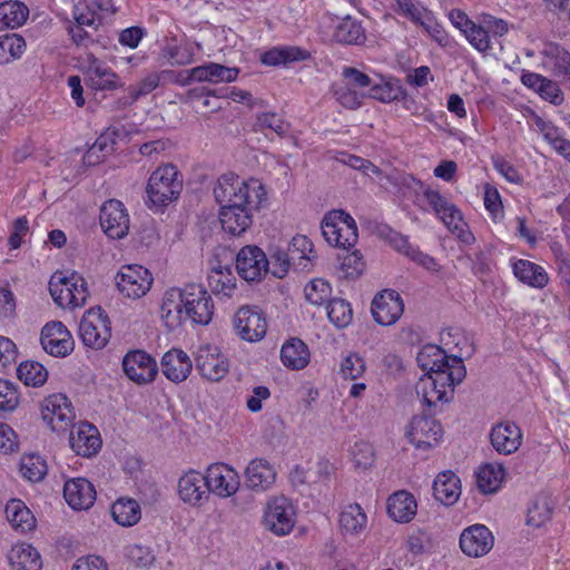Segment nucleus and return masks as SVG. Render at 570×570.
Returning <instances> with one entry per match:
<instances>
[{
    "mask_svg": "<svg viewBox=\"0 0 570 570\" xmlns=\"http://www.w3.org/2000/svg\"><path fill=\"white\" fill-rule=\"evenodd\" d=\"M214 196L220 204L219 220L223 229L239 236L252 226L253 213L266 199V191L257 179L242 180L238 176L227 174L217 180Z\"/></svg>",
    "mask_w": 570,
    "mask_h": 570,
    "instance_id": "nucleus-1",
    "label": "nucleus"
},
{
    "mask_svg": "<svg viewBox=\"0 0 570 570\" xmlns=\"http://www.w3.org/2000/svg\"><path fill=\"white\" fill-rule=\"evenodd\" d=\"M179 176L178 169L171 164L154 170L146 187L147 205L163 207L177 199L183 190V179Z\"/></svg>",
    "mask_w": 570,
    "mask_h": 570,
    "instance_id": "nucleus-2",
    "label": "nucleus"
},
{
    "mask_svg": "<svg viewBox=\"0 0 570 570\" xmlns=\"http://www.w3.org/2000/svg\"><path fill=\"white\" fill-rule=\"evenodd\" d=\"M466 375L464 364L454 360L453 370L450 374L428 375L416 384V393L429 406L438 402H448L453 395V386L460 384Z\"/></svg>",
    "mask_w": 570,
    "mask_h": 570,
    "instance_id": "nucleus-3",
    "label": "nucleus"
},
{
    "mask_svg": "<svg viewBox=\"0 0 570 570\" xmlns=\"http://www.w3.org/2000/svg\"><path fill=\"white\" fill-rule=\"evenodd\" d=\"M322 234L330 245L348 249L358 238L354 218L344 210H331L322 220Z\"/></svg>",
    "mask_w": 570,
    "mask_h": 570,
    "instance_id": "nucleus-4",
    "label": "nucleus"
},
{
    "mask_svg": "<svg viewBox=\"0 0 570 570\" xmlns=\"http://www.w3.org/2000/svg\"><path fill=\"white\" fill-rule=\"evenodd\" d=\"M86 8L87 11L83 12L77 6L73 11V45L77 46V50L82 47L85 49L98 48V43L92 36L97 31L100 21L98 10H105V8L96 0H88Z\"/></svg>",
    "mask_w": 570,
    "mask_h": 570,
    "instance_id": "nucleus-5",
    "label": "nucleus"
},
{
    "mask_svg": "<svg viewBox=\"0 0 570 570\" xmlns=\"http://www.w3.org/2000/svg\"><path fill=\"white\" fill-rule=\"evenodd\" d=\"M184 314L193 323L207 325L214 315L212 296L200 284L190 283L183 287Z\"/></svg>",
    "mask_w": 570,
    "mask_h": 570,
    "instance_id": "nucleus-6",
    "label": "nucleus"
},
{
    "mask_svg": "<svg viewBox=\"0 0 570 570\" xmlns=\"http://www.w3.org/2000/svg\"><path fill=\"white\" fill-rule=\"evenodd\" d=\"M79 335L85 345L102 348L111 336L109 318L100 307L90 308L81 318Z\"/></svg>",
    "mask_w": 570,
    "mask_h": 570,
    "instance_id": "nucleus-7",
    "label": "nucleus"
},
{
    "mask_svg": "<svg viewBox=\"0 0 570 570\" xmlns=\"http://www.w3.org/2000/svg\"><path fill=\"white\" fill-rule=\"evenodd\" d=\"M42 419L58 434H69L71 444V402L62 393H56L45 399L41 406Z\"/></svg>",
    "mask_w": 570,
    "mask_h": 570,
    "instance_id": "nucleus-8",
    "label": "nucleus"
},
{
    "mask_svg": "<svg viewBox=\"0 0 570 570\" xmlns=\"http://www.w3.org/2000/svg\"><path fill=\"white\" fill-rule=\"evenodd\" d=\"M116 284L121 294L129 298H140L153 284L150 272L141 265H126L116 276Z\"/></svg>",
    "mask_w": 570,
    "mask_h": 570,
    "instance_id": "nucleus-9",
    "label": "nucleus"
},
{
    "mask_svg": "<svg viewBox=\"0 0 570 570\" xmlns=\"http://www.w3.org/2000/svg\"><path fill=\"white\" fill-rule=\"evenodd\" d=\"M236 269L246 282H259L269 272V261L258 246L247 245L236 256Z\"/></svg>",
    "mask_w": 570,
    "mask_h": 570,
    "instance_id": "nucleus-10",
    "label": "nucleus"
},
{
    "mask_svg": "<svg viewBox=\"0 0 570 570\" xmlns=\"http://www.w3.org/2000/svg\"><path fill=\"white\" fill-rule=\"evenodd\" d=\"M234 327L242 340L258 342L266 335L267 322L258 307L245 305L236 312Z\"/></svg>",
    "mask_w": 570,
    "mask_h": 570,
    "instance_id": "nucleus-11",
    "label": "nucleus"
},
{
    "mask_svg": "<svg viewBox=\"0 0 570 570\" xmlns=\"http://www.w3.org/2000/svg\"><path fill=\"white\" fill-rule=\"evenodd\" d=\"M208 492L226 499L234 495L240 485L236 470L224 463L210 464L205 473Z\"/></svg>",
    "mask_w": 570,
    "mask_h": 570,
    "instance_id": "nucleus-12",
    "label": "nucleus"
},
{
    "mask_svg": "<svg viewBox=\"0 0 570 570\" xmlns=\"http://www.w3.org/2000/svg\"><path fill=\"white\" fill-rule=\"evenodd\" d=\"M295 512L285 497H277L267 502L264 512L265 527L277 535L287 534L294 527Z\"/></svg>",
    "mask_w": 570,
    "mask_h": 570,
    "instance_id": "nucleus-13",
    "label": "nucleus"
},
{
    "mask_svg": "<svg viewBox=\"0 0 570 570\" xmlns=\"http://www.w3.org/2000/svg\"><path fill=\"white\" fill-rule=\"evenodd\" d=\"M371 312L374 321L382 326L395 324L404 312L401 295L394 289H384L372 301Z\"/></svg>",
    "mask_w": 570,
    "mask_h": 570,
    "instance_id": "nucleus-14",
    "label": "nucleus"
},
{
    "mask_svg": "<svg viewBox=\"0 0 570 570\" xmlns=\"http://www.w3.org/2000/svg\"><path fill=\"white\" fill-rule=\"evenodd\" d=\"M100 225L112 239H121L129 232V216L120 200L109 199L100 208Z\"/></svg>",
    "mask_w": 570,
    "mask_h": 570,
    "instance_id": "nucleus-15",
    "label": "nucleus"
},
{
    "mask_svg": "<svg viewBox=\"0 0 570 570\" xmlns=\"http://www.w3.org/2000/svg\"><path fill=\"white\" fill-rule=\"evenodd\" d=\"M196 368L204 379L218 382L228 373L229 362L217 346L205 345L196 354Z\"/></svg>",
    "mask_w": 570,
    "mask_h": 570,
    "instance_id": "nucleus-16",
    "label": "nucleus"
},
{
    "mask_svg": "<svg viewBox=\"0 0 570 570\" xmlns=\"http://www.w3.org/2000/svg\"><path fill=\"white\" fill-rule=\"evenodd\" d=\"M442 433V426L435 419L419 415L412 419L406 434L416 449L428 450L439 443Z\"/></svg>",
    "mask_w": 570,
    "mask_h": 570,
    "instance_id": "nucleus-17",
    "label": "nucleus"
},
{
    "mask_svg": "<svg viewBox=\"0 0 570 570\" xmlns=\"http://www.w3.org/2000/svg\"><path fill=\"white\" fill-rule=\"evenodd\" d=\"M122 368L129 380L137 384L153 382L158 373L156 361L144 351H132L125 355Z\"/></svg>",
    "mask_w": 570,
    "mask_h": 570,
    "instance_id": "nucleus-18",
    "label": "nucleus"
},
{
    "mask_svg": "<svg viewBox=\"0 0 570 570\" xmlns=\"http://www.w3.org/2000/svg\"><path fill=\"white\" fill-rule=\"evenodd\" d=\"M494 544L492 532L483 524H473L463 530L460 537V548L471 558L488 554Z\"/></svg>",
    "mask_w": 570,
    "mask_h": 570,
    "instance_id": "nucleus-19",
    "label": "nucleus"
},
{
    "mask_svg": "<svg viewBox=\"0 0 570 570\" xmlns=\"http://www.w3.org/2000/svg\"><path fill=\"white\" fill-rule=\"evenodd\" d=\"M178 495L191 507H202L209 500V492L205 479L195 470H190L178 480Z\"/></svg>",
    "mask_w": 570,
    "mask_h": 570,
    "instance_id": "nucleus-20",
    "label": "nucleus"
},
{
    "mask_svg": "<svg viewBox=\"0 0 570 570\" xmlns=\"http://www.w3.org/2000/svg\"><path fill=\"white\" fill-rule=\"evenodd\" d=\"M490 442L498 453L504 455L512 454L522 443V433L515 423L500 422L492 428Z\"/></svg>",
    "mask_w": 570,
    "mask_h": 570,
    "instance_id": "nucleus-21",
    "label": "nucleus"
},
{
    "mask_svg": "<svg viewBox=\"0 0 570 570\" xmlns=\"http://www.w3.org/2000/svg\"><path fill=\"white\" fill-rule=\"evenodd\" d=\"M69 330L59 321L47 323L40 336L43 350L52 356H66L69 352Z\"/></svg>",
    "mask_w": 570,
    "mask_h": 570,
    "instance_id": "nucleus-22",
    "label": "nucleus"
},
{
    "mask_svg": "<svg viewBox=\"0 0 570 570\" xmlns=\"http://www.w3.org/2000/svg\"><path fill=\"white\" fill-rule=\"evenodd\" d=\"M454 360L463 364L462 357L449 356L443 350L433 345L425 346L417 354V362L423 370L428 371V375L450 374Z\"/></svg>",
    "mask_w": 570,
    "mask_h": 570,
    "instance_id": "nucleus-23",
    "label": "nucleus"
},
{
    "mask_svg": "<svg viewBox=\"0 0 570 570\" xmlns=\"http://www.w3.org/2000/svg\"><path fill=\"white\" fill-rule=\"evenodd\" d=\"M276 480L274 465L264 458L253 459L245 469V484L253 491H266Z\"/></svg>",
    "mask_w": 570,
    "mask_h": 570,
    "instance_id": "nucleus-24",
    "label": "nucleus"
},
{
    "mask_svg": "<svg viewBox=\"0 0 570 570\" xmlns=\"http://www.w3.org/2000/svg\"><path fill=\"white\" fill-rule=\"evenodd\" d=\"M191 370V360L183 350L173 348L166 352L161 358V372L174 383L184 382Z\"/></svg>",
    "mask_w": 570,
    "mask_h": 570,
    "instance_id": "nucleus-25",
    "label": "nucleus"
},
{
    "mask_svg": "<svg viewBox=\"0 0 570 570\" xmlns=\"http://www.w3.org/2000/svg\"><path fill=\"white\" fill-rule=\"evenodd\" d=\"M101 445L98 429L87 421L80 422L77 426V438L73 439V452L82 458H91L100 451Z\"/></svg>",
    "mask_w": 570,
    "mask_h": 570,
    "instance_id": "nucleus-26",
    "label": "nucleus"
},
{
    "mask_svg": "<svg viewBox=\"0 0 570 570\" xmlns=\"http://www.w3.org/2000/svg\"><path fill=\"white\" fill-rule=\"evenodd\" d=\"M416 500L406 491H397L387 500V513L396 522L407 523L416 514Z\"/></svg>",
    "mask_w": 570,
    "mask_h": 570,
    "instance_id": "nucleus-27",
    "label": "nucleus"
},
{
    "mask_svg": "<svg viewBox=\"0 0 570 570\" xmlns=\"http://www.w3.org/2000/svg\"><path fill=\"white\" fill-rule=\"evenodd\" d=\"M8 561L12 570H41L40 553L31 544H14L8 552Z\"/></svg>",
    "mask_w": 570,
    "mask_h": 570,
    "instance_id": "nucleus-28",
    "label": "nucleus"
},
{
    "mask_svg": "<svg viewBox=\"0 0 570 570\" xmlns=\"http://www.w3.org/2000/svg\"><path fill=\"white\" fill-rule=\"evenodd\" d=\"M6 517L11 527L22 533L32 531L37 520L30 509L19 499H11L6 504Z\"/></svg>",
    "mask_w": 570,
    "mask_h": 570,
    "instance_id": "nucleus-29",
    "label": "nucleus"
},
{
    "mask_svg": "<svg viewBox=\"0 0 570 570\" xmlns=\"http://www.w3.org/2000/svg\"><path fill=\"white\" fill-rule=\"evenodd\" d=\"M461 493L460 479L452 472L440 473L433 482L434 498L445 505L455 503Z\"/></svg>",
    "mask_w": 570,
    "mask_h": 570,
    "instance_id": "nucleus-30",
    "label": "nucleus"
},
{
    "mask_svg": "<svg viewBox=\"0 0 570 570\" xmlns=\"http://www.w3.org/2000/svg\"><path fill=\"white\" fill-rule=\"evenodd\" d=\"M513 273L519 281L532 287L543 288L549 282L546 271L527 259L517 261L513 264Z\"/></svg>",
    "mask_w": 570,
    "mask_h": 570,
    "instance_id": "nucleus-31",
    "label": "nucleus"
},
{
    "mask_svg": "<svg viewBox=\"0 0 570 570\" xmlns=\"http://www.w3.org/2000/svg\"><path fill=\"white\" fill-rule=\"evenodd\" d=\"M281 358L286 367L302 370L309 362V351L303 341L299 338H292L283 345Z\"/></svg>",
    "mask_w": 570,
    "mask_h": 570,
    "instance_id": "nucleus-32",
    "label": "nucleus"
},
{
    "mask_svg": "<svg viewBox=\"0 0 570 570\" xmlns=\"http://www.w3.org/2000/svg\"><path fill=\"white\" fill-rule=\"evenodd\" d=\"M505 476V469L499 463H487L476 472V484L482 493L497 492Z\"/></svg>",
    "mask_w": 570,
    "mask_h": 570,
    "instance_id": "nucleus-33",
    "label": "nucleus"
},
{
    "mask_svg": "<svg viewBox=\"0 0 570 570\" xmlns=\"http://www.w3.org/2000/svg\"><path fill=\"white\" fill-rule=\"evenodd\" d=\"M183 288H171L166 292L161 304V317L168 326H176L180 323L184 314Z\"/></svg>",
    "mask_w": 570,
    "mask_h": 570,
    "instance_id": "nucleus-34",
    "label": "nucleus"
},
{
    "mask_svg": "<svg viewBox=\"0 0 570 570\" xmlns=\"http://www.w3.org/2000/svg\"><path fill=\"white\" fill-rule=\"evenodd\" d=\"M366 522L367 518L357 503L350 504L340 515V527L344 535H358L365 530Z\"/></svg>",
    "mask_w": 570,
    "mask_h": 570,
    "instance_id": "nucleus-35",
    "label": "nucleus"
},
{
    "mask_svg": "<svg viewBox=\"0 0 570 570\" xmlns=\"http://www.w3.org/2000/svg\"><path fill=\"white\" fill-rule=\"evenodd\" d=\"M112 519L122 527H131L141 518L140 505L134 499H118L111 505Z\"/></svg>",
    "mask_w": 570,
    "mask_h": 570,
    "instance_id": "nucleus-36",
    "label": "nucleus"
},
{
    "mask_svg": "<svg viewBox=\"0 0 570 570\" xmlns=\"http://www.w3.org/2000/svg\"><path fill=\"white\" fill-rule=\"evenodd\" d=\"M29 16V9L19 1H6L0 3V29L18 28L22 26Z\"/></svg>",
    "mask_w": 570,
    "mask_h": 570,
    "instance_id": "nucleus-37",
    "label": "nucleus"
},
{
    "mask_svg": "<svg viewBox=\"0 0 570 570\" xmlns=\"http://www.w3.org/2000/svg\"><path fill=\"white\" fill-rule=\"evenodd\" d=\"M19 471L24 480L36 483L46 476L48 466L46 460L39 454L29 453L21 456Z\"/></svg>",
    "mask_w": 570,
    "mask_h": 570,
    "instance_id": "nucleus-38",
    "label": "nucleus"
},
{
    "mask_svg": "<svg viewBox=\"0 0 570 570\" xmlns=\"http://www.w3.org/2000/svg\"><path fill=\"white\" fill-rule=\"evenodd\" d=\"M49 292L53 302L61 308L71 305V287L69 277L63 272H56L49 281Z\"/></svg>",
    "mask_w": 570,
    "mask_h": 570,
    "instance_id": "nucleus-39",
    "label": "nucleus"
},
{
    "mask_svg": "<svg viewBox=\"0 0 570 570\" xmlns=\"http://www.w3.org/2000/svg\"><path fill=\"white\" fill-rule=\"evenodd\" d=\"M17 375L26 385L38 387L46 383L48 371L38 362L26 361L18 366Z\"/></svg>",
    "mask_w": 570,
    "mask_h": 570,
    "instance_id": "nucleus-40",
    "label": "nucleus"
},
{
    "mask_svg": "<svg viewBox=\"0 0 570 570\" xmlns=\"http://www.w3.org/2000/svg\"><path fill=\"white\" fill-rule=\"evenodd\" d=\"M334 37L341 43L360 45L365 40V31L360 22L346 17L337 26Z\"/></svg>",
    "mask_w": 570,
    "mask_h": 570,
    "instance_id": "nucleus-41",
    "label": "nucleus"
},
{
    "mask_svg": "<svg viewBox=\"0 0 570 570\" xmlns=\"http://www.w3.org/2000/svg\"><path fill=\"white\" fill-rule=\"evenodd\" d=\"M96 489L85 478H73V510H88L96 501Z\"/></svg>",
    "mask_w": 570,
    "mask_h": 570,
    "instance_id": "nucleus-42",
    "label": "nucleus"
},
{
    "mask_svg": "<svg viewBox=\"0 0 570 570\" xmlns=\"http://www.w3.org/2000/svg\"><path fill=\"white\" fill-rule=\"evenodd\" d=\"M327 317L337 328L346 327L353 318V312L350 303L342 298L330 299L327 305Z\"/></svg>",
    "mask_w": 570,
    "mask_h": 570,
    "instance_id": "nucleus-43",
    "label": "nucleus"
},
{
    "mask_svg": "<svg viewBox=\"0 0 570 570\" xmlns=\"http://www.w3.org/2000/svg\"><path fill=\"white\" fill-rule=\"evenodd\" d=\"M159 85V76L157 73H150L144 79H141L138 83L129 86L128 97H124L119 99V104L121 106H129L137 101L140 97H144L155 90Z\"/></svg>",
    "mask_w": 570,
    "mask_h": 570,
    "instance_id": "nucleus-44",
    "label": "nucleus"
},
{
    "mask_svg": "<svg viewBox=\"0 0 570 570\" xmlns=\"http://www.w3.org/2000/svg\"><path fill=\"white\" fill-rule=\"evenodd\" d=\"M439 217L462 242L470 243L473 239L472 234L464 230L465 224L463 223L461 212L453 204L443 214H440Z\"/></svg>",
    "mask_w": 570,
    "mask_h": 570,
    "instance_id": "nucleus-45",
    "label": "nucleus"
},
{
    "mask_svg": "<svg viewBox=\"0 0 570 570\" xmlns=\"http://www.w3.org/2000/svg\"><path fill=\"white\" fill-rule=\"evenodd\" d=\"M73 60H76L73 67L81 70L88 77L90 83L92 82V78L96 80L101 77L105 71H109L111 69L100 62L95 57V52L86 53V59H82L81 55H78L77 57L73 55Z\"/></svg>",
    "mask_w": 570,
    "mask_h": 570,
    "instance_id": "nucleus-46",
    "label": "nucleus"
},
{
    "mask_svg": "<svg viewBox=\"0 0 570 570\" xmlns=\"http://www.w3.org/2000/svg\"><path fill=\"white\" fill-rule=\"evenodd\" d=\"M305 298L313 305H322L330 299L332 294L331 285L322 279L316 278L311 281L304 287Z\"/></svg>",
    "mask_w": 570,
    "mask_h": 570,
    "instance_id": "nucleus-47",
    "label": "nucleus"
},
{
    "mask_svg": "<svg viewBox=\"0 0 570 570\" xmlns=\"http://www.w3.org/2000/svg\"><path fill=\"white\" fill-rule=\"evenodd\" d=\"M463 35L469 43L479 52L485 53L491 50L492 46L489 30L482 26L473 22L466 30H464Z\"/></svg>",
    "mask_w": 570,
    "mask_h": 570,
    "instance_id": "nucleus-48",
    "label": "nucleus"
},
{
    "mask_svg": "<svg viewBox=\"0 0 570 570\" xmlns=\"http://www.w3.org/2000/svg\"><path fill=\"white\" fill-rule=\"evenodd\" d=\"M544 53L553 59L554 73L564 76L570 83V53L559 46H550Z\"/></svg>",
    "mask_w": 570,
    "mask_h": 570,
    "instance_id": "nucleus-49",
    "label": "nucleus"
},
{
    "mask_svg": "<svg viewBox=\"0 0 570 570\" xmlns=\"http://www.w3.org/2000/svg\"><path fill=\"white\" fill-rule=\"evenodd\" d=\"M338 258L341 259L342 277L354 279L362 275L365 268V263L357 250L346 253L344 256H340Z\"/></svg>",
    "mask_w": 570,
    "mask_h": 570,
    "instance_id": "nucleus-50",
    "label": "nucleus"
},
{
    "mask_svg": "<svg viewBox=\"0 0 570 570\" xmlns=\"http://www.w3.org/2000/svg\"><path fill=\"white\" fill-rule=\"evenodd\" d=\"M127 557L131 564L137 568H149L156 561V556L149 547L132 544L127 549Z\"/></svg>",
    "mask_w": 570,
    "mask_h": 570,
    "instance_id": "nucleus-51",
    "label": "nucleus"
},
{
    "mask_svg": "<svg viewBox=\"0 0 570 570\" xmlns=\"http://www.w3.org/2000/svg\"><path fill=\"white\" fill-rule=\"evenodd\" d=\"M209 285L217 292L234 288V277L229 266L214 267L208 276Z\"/></svg>",
    "mask_w": 570,
    "mask_h": 570,
    "instance_id": "nucleus-52",
    "label": "nucleus"
},
{
    "mask_svg": "<svg viewBox=\"0 0 570 570\" xmlns=\"http://www.w3.org/2000/svg\"><path fill=\"white\" fill-rule=\"evenodd\" d=\"M365 372L364 360L355 354L351 353L347 355L341 364V373L344 379L356 380Z\"/></svg>",
    "mask_w": 570,
    "mask_h": 570,
    "instance_id": "nucleus-53",
    "label": "nucleus"
},
{
    "mask_svg": "<svg viewBox=\"0 0 570 570\" xmlns=\"http://www.w3.org/2000/svg\"><path fill=\"white\" fill-rule=\"evenodd\" d=\"M401 95V87L392 82H385L383 85H371L370 88V96L382 102H391L397 100Z\"/></svg>",
    "mask_w": 570,
    "mask_h": 570,
    "instance_id": "nucleus-54",
    "label": "nucleus"
},
{
    "mask_svg": "<svg viewBox=\"0 0 570 570\" xmlns=\"http://www.w3.org/2000/svg\"><path fill=\"white\" fill-rule=\"evenodd\" d=\"M19 404V393L14 384L0 380V410L13 411Z\"/></svg>",
    "mask_w": 570,
    "mask_h": 570,
    "instance_id": "nucleus-55",
    "label": "nucleus"
},
{
    "mask_svg": "<svg viewBox=\"0 0 570 570\" xmlns=\"http://www.w3.org/2000/svg\"><path fill=\"white\" fill-rule=\"evenodd\" d=\"M257 124L262 129L268 128L278 136H284L288 131V124L275 112H264L258 115Z\"/></svg>",
    "mask_w": 570,
    "mask_h": 570,
    "instance_id": "nucleus-56",
    "label": "nucleus"
},
{
    "mask_svg": "<svg viewBox=\"0 0 570 570\" xmlns=\"http://www.w3.org/2000/svg\"><path fill=\"white\" fill-rule=\"evenodd\" d=\"M353 461L357 468L367 469L374 462V452L366 442L355 443L351 451Z\"/></svg>",
    "mask_w": 570,
    "mask_h": 570,
    "instance_id": "nucleus-57",
    "label": "nucleus"
},
{
    "mask_svg": "<svg viewBox=\"0 0 570 570\" xmlns=\"http://www.w3.org/2000/svg\"><path fill=\"white\" fill-rule=\"evenodd\" d=\"M551 518V509L546 501L534 502L528 510L527 523L539 528Z\"/></svg>",
    "mask_w": 570,
    "mask_h": 570,
    "instance_id": "nucleus-58",
    "label": "nucleus"
},
{
    "mask_svg": "<svg viewBox=\"0 0 570 570\" xmlns=\"http://www.w3.org/2000/svg\"><path fill=\"white\" fill-rule=\"evenodd\" d=\"M239 69L229 68L220 63L209 62V82H233L237 79Z\"/></svg>",
    "mask_w": 570,
    "mask_h": 570,
    "instance_id": "nucleus-59",
    "label": "nucleus"
},
{
    "mask_svg": "<svg viewBox=\"0 0 570 570\" xmlns=\"http://www.w3.org/2000/svg\"><path fill=\"white\" fill-rule=\"evenodd\" d=\"M120 135V130L118 128H108L104 131L92 144V146L102 154V156H107L111 154L115 149V145L117 138Z\"/></svg>",
    "mask_w": 570,
    "mask_h": 570,
    "instance_id": "nucleus-60",
    "label": "nucleus"
},
{
    "mask_svg": "<svg viewBox=\"0 0 570 570\" xmlns=\"http://www.w3.org/2000/svg\"><path fill=\"white\" fill-rule=\"evenodd\" d=\"M0 49L12 58H19L26 49V41L17 33L6 35L0 38Z\"/></svg>",
    "mask_w": 570,
    "mask_h": 570,
    "instance_id": "nucleus-61",
    "label": "nucleus"
},
{
    "mask_svg": "<svg viewBox=\"0 0 570 570\" xmlns=\"http://www.w3.org/2000/svg\"><path fill=\"white\" fill-rule=\"evenodd\" d=\"M17 299L13 292L8 287H0V320L13 318L16 316Z\"/></svg>",
    "mask_w": 570,
    "mask_h": 570,
    "instance_id": "nucleus-62",
    "label": "nucleus"
},
{
    "mask_svg": "<svg viewBox=\"0 0 570 570\" xmlns=\"http://www.w3.org/2000/svg\"><path fill=\"white\" fill-rule=\"evenodd\" d=\"M289 254L283 250H276L269 261V272L273 276L277 278H283L288 272L289 268Z\"/></svg>",
    "mask_w": 570,
    "mask_h": 570,
    "instance_id": "nucleus-63",
    "label": "nucleus"
},
{
    "mask_svg": "<svg viewBox=\"0 0 570 570\" xmlns=\"http://www.w3.org/2000/svg\"><path fill=\"white\" fill-rule=\"evenodd\" d=\"M342 76L346 80L345 86H347L350 88L351 87H354V88L370 87L371 88V85H372L371 78L366 73L360 71L356 68L345 67L342 71Z\"/></svg>",
    "mask_w": 570,
    "mask_h": 570,
    "instance_id": "nucleus-64",
    "label": "nucleus"
}]
</instances>
